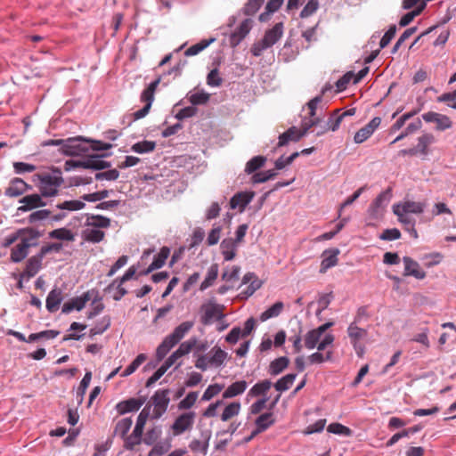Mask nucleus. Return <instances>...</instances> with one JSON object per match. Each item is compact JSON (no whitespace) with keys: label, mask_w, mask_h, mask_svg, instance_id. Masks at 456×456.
<instances>
[{"label":"nucleus","mask_w":456,"mask_h":456,"mask_svg":"<svg viewBox=\"0 0 456 456\" xmlns=\"http://www.w3.org/2000/svg\"><path fill=\"white\" fill-rule=\"evenodd\" d=\"M392 199V189L387 188L384 191H382L380 194L377 196V198L372 201V203L375 204V206L379 207V208H385L388 205Z\"/></svg>","instance_id":"obj_52"},{"label":"nucleus","mask_w":456,"mask_h":456,"mask_svg":"<svg viewBox=\"0 0 456 456\" xmlns=\"http://www.w3.org/2000/svg\"><path fill=\"white\" fill-rule=\"evenodd\" d=\"M175 362L174 359L169 355L164 363L147 379L146 387H152Z\"/></svg>","instance_id":"obj_24"},{"label":"nucleus","mask_w":456,"mask_h":456,"mask_svg":"<svg viewBox=\"0 0 456 456\" xmlns=\"http://www.w3.org/2000/svg\"><path fill=\"white\" fill-rule=\"evenodd\" d=\"M197 344V338H191L180 344L179 347L171 354V357L176 362L179 358L188 354Z\"/></svg>","instance_id":"obj_27"},{"label":"nucleus","mask_w":456,"mask_h":456,"mask_svg":"<svg viewBox=\"0 0 456 456\" xmlns=\"http://www.w3.org/2000/svg\"><path fill=\"white\" fill-rule=\"evenodd\" d=\"M189 102L192 106L205 104L209 100V94L204 91L197 93H189L187 94Z\"/></svg>","instance_id":"obj_51"},{"label":"nucleus","mask_w":456,"mask_h":456,"mask_svg":"<svg viewBox=\"0 0 456 456\" xmlns=\"http://www.w3.org/2000/svg\"><path fill=\"white\" fill-rule=\"evenodd\" d=\"M49 238L61 240L73 241L75 240V235L70 230L62 227L50 232Z\"/></svg>","instance_id":"obj_43"},{"label":"nucleus","mask_w":456,"mask_h":456,"mask_svg":"<svg viewBox=\"0 0 456 456\" xmlns=\"http://www.w3.org/2000/svg\"><path fill=\"white\" fill-rule=\"evenodd\" d=\"M150 410H151V405H147L139 413L137 419H136L135 427L134 428L135 433H141L142 435L145 423L150 415Z\"/></svg>","instance_id":"obj_49"},{"label":"nucleus","mask_w":456,"mask_h":456,"mask_svg":"<svg viewBox=\"0 0 456 456\" xmlns=\"http://www.w3.org/2000/svg\"><path fill=\"white\" fill-rule=\"evenodd\" d=\"M31 187L25 183L21 178H13L9 187L6 188L4 194L11 198H15L23 194L28 189Z\"/></svg>","instance_id":"obj_19"},{"label":"nucleus","mask_w":456,"mask_h":456,"mask_svg":"<svg viewBox=\"0 0 456 456\" xmlns=\"http://www.w3.org/2000/svg\"><path fill=\"white\" fill-rule=\"evenodd\" d=\"M42 236V232L37 229L28 227L20 229V240L24 244H28V248L36 247L38 242L37 240Z\"/></svg>","instance_id":"obj_21"},{"label":"nucleus","mask_w":456,"mask_h":456,"mask_svg":"<svg viewBox=\"0 0 456 456\" xmlns=\"http://www.w3.org/2000/svg\"><path fill=\"white\" fill-rule=\"evenodd\" d=\"M86 217L87 219L85 224L86 226L94 227L97 229L108 228L110 226V219L106 216L101 215L86 214Z\"/></svg>","instance_id":"obj_25"},{"label":"nucleus","mask_w":456,"mask_h":456,"mask_svg":"<svg viewBox=\"0 0 456 456\" xmlns=\"http://www.w3.org/2000/svg\"><path fill=\"white\" fill-rule=\"evenodd\" d=\"M161 434V427H154L147 431L142 442L147 445H152L159 438Z\"/></svg>","instance_id":"obj_57"},{"label":"nucleus","mask_w":456,"mask_h":456,"mask_svg":"<svg viewBox=\"0 0 456 456\" xmlns=\"http://www.w3.org/2000/svg\"><path fill=\"white\" fill-rule=\"evenodd\" d=\"M142 434L141 433H135L134 430H133L132 434L130 436H126L125 438V448L126 450H134L135 445H138L142 443Z\"/></svg>","instance_id":"obj_59"},{"label":"nucleus","mask_w":456,"mask_h":456,"mask_svg":"<svg viewBox=\"0 0 456 456\" xmlns=\"http://www.w3.org/2000/svg\"><path fill=\"white\" fill-rule=\"evenodd\" d=\"M169 389H159L151 397L154 410L152 413V419H159L167 410L170 403Z\"/></svg>","instance_id":"obj_6"},{"label":"nucleus","mask_w":456,"mask_h":456,"mask_svg":"<svg viewBox=\"0 0 456 456\" xmlns=\"http://www.w3.org/2000/svg\"><path fill=\"white\" fill-rule=\"evenodd\" d=\"M170 448L171 444L169 443H157L149 452L148 456H162L167 453Z\"/></svg>","instance_id":"obj_64"},{"label":"nucleus","mask_w":456,"mask_h":456,"mask_svg":"<svg viewBox=\"0 0 456 456\" xmlns=\"http://www.w3.org/2000/svg\"><path fill=\"white\" fill-rule=\"evenodd\" d=\"M347 335L354 349L361 356L363 354V347L360 345V341L367 337V330L358 327L355 322H351L347 328Z\"/></svg>","instance_id":"obj_7"},{"label":"nucleus","mask_w":456,"mask_h":456,"mask_svg":"<svg viewBox=\"0 0 456 456\" xmlns=\"http://www.w3.org/2000/svg\"><path fill=\"white\" fill-rule=\"evenodd\" d=\"M82 235L83 238L88 242L99 243L103 240L105 233L100 229L94 227H88L83 231Z\"/></svg>","instance_id":"obj_36"},{"label":"nucleus","mask_w":456,"mask_h":456,"mask_svg":"<svg viewBox=\"0 0 456 456\" xmlns=\"http://www.w3.org/2000/svg\"><path fill=\"white\" fill-rule=\"evenodd\" d=\"M193 325V322L188 321L182 322L175 328L173 332L167 336L157 347L156 357L158 361L164 359L168 352L192 329Z\"/></svg>","instance_id":"obj_2"},{"label":"nucleus","mask_w":456,"mask_h":456,"mask_svg":"<svg viewBox=\"0 0 456 456\" xmlns=\"http://www.w3.org/2000/svg\"><path fill=\"white\" fill-rule=\"evenodd\" d=\"M169 254H170L169 248H167V247L161 248L160 251L154 256V259L151 263L153 265L152 269L161 268L165 265Z\"/></svg>","instance_id":"obj_53"},{"label":"nucleus","mask_w":456,"mask_h":456,"mask_svg":"<svg viewBox=\"0 0 456 456\" xmlns=\"http://www.w3.org/2000/svg\"><path fill=\"white\" fill-rule=\"evenodd\" d=\"M110 155V153L93 154L88 155V158L84 160H67L65 163V169L69 171L71 168L82 167L100 172L111 167L110 162L102 159V158Z\"/></svg>","instance_id":"obj_3"},{"label":"nucleus","mask_w":456,"mask_h":456,"mask_svg":"<svg viewBox=\"0 0 456 456\" xmlns=\"http://www.w3.org/2000/svg\"><path fill=\"white\" fill-rule=\"evenodd\" d=\"M195 419L196 412L192 411L183 412L178 415L171 425L173 435L177 436H181L184 432L191 431L193 428Z\"/></svg>","instance_id":"obj_5"},{"label":"nucleus","mask_w":456,"mask_h":456,"mask_svg":"<svg viewBox=\"0 0 456 456\" xmlns=\"http://www.w3.org/2000/svg\"><path fill=\"white\" fill-rule=\"evenodd\" d=\"M283 0H269L265 5V12L260 13L258 20L261 22H266L271 15L277 12L282 5Z\"/></svg>","instance_id":"obj_29"},{"label":"nucleus","mask_w":456,"mask_h":456,"mask_svg":"<svg viewBox=\"0 0 456 456\" xmlns=\"http://www.w3.org/2000/svg\"><path fill=\"white\" fill-rule=\"evenodd\" d=\"M216 41L215 37H211L209 39L201 40L200 43L195 44L189 47L185 52V56H194L200 53L201 51L206 49L210 44Z\"/></svg>","instance_id":"obj_46"},{"label":"nucleus","mask_w":456,"mask_h":456,"mask_svg":"<svg viewBox=\"0 0 456 456\" xmlns=\"http://www.w3.org/2000/svg\"><path fill=\"white\" fill-rule=\"evenodd\" d=\"M33 181L37 183V187L43 197H54L58 194L60 187L64 180L59 168H53L51 172L36 174Z\"/></svg>","instance_id":"obj_1"},{"label":"nucleus","mask_w":456,"mask_h":456,"mask_svg":"<svg viewBox=\"0 0 456 456\" xmlns=\"http://www.w3.org/2000/svg\"><path fill=\"white\" fill-rule=\"evenodd\" d=\"M214 317H216L218 320L224 318V314L220 313L217 305H212L206 307L204 314L201 317V322L205 325H208L212 322Z\"/></svg>","instance_id":"obj_35"},{"label":"nucleus","mask_w":456,"mask_h":456,"mask_svg":"<svg viewBox=\"0 0 456 456\" xmlns=\"http://www.w3.org/2000/svg\"><path fill=\"white\" fill-rule=\"evenodd\" d=\"M224 386L220 384L209 385L205 390L201 400L204 402L210 401L214 396L218 395L223 390Z\"/></svg>","instance_id":"obj_63"},{"label":"nucleus","mask_w":456,"mask_h":456,"mask_svg":"<svg viewBox=\"0 0 456 456\" xmlns=\"http://www.w3.org/2000/svg\"><path fill=\"white\" fill-rule=\"evenodd\" d=\"M133 420L130 417L123 418L118 421L114 429V435L125 438L131 428Z\"/></svg>","instance_id":"obj_41"},{"label":"nucleus","mask_w":456,"mask_h":456,"mask_svg":"<svg viewBox=\"0 0 456 456\" xmlns=\"http://www.w3.org/2000/svg\"><path fill=\"white\" fill-rule=\"evenodd\" d=\"M220 247L225 261H231L235 257L237 245L233 239L229 238L223 240Z\"/></svg>","instance_id":"obj_30"},{"label":"nucleus","mask_w":456,"mask_h":456,"mask_svg":"<svg viewBox=\"0 0 456 456\" xmlns=\"http://www.w3.org/2000/svg\"><path fill=\"white\" fill-rule=\"evenodd\" d=\"M42 197L41 193L24 196L20 200V203L21 205L18 208V212L24 213L34 208L45 206L46 203L43 200Z\"/></svg>","instance_id":"obj_15"},{"label":"nucleus","mask_w":456,"mask_h":456,"mask_svg":"<svg viewBox=\"0 0 456 456\" xmlns=\"http://www.w3.org/2000/svg\"><path fill=\"white\" fill-rule=\"evenodd\" d=\"M146 402V397L129 398L117 403L116 410L120 415L137 411Z\"/></svg>","instance_id":"obj_14"},{"label":"nucleus","mask_w":456,"mask_h":456,"mask_svg":"<svg viewBox=\"0 0 456 456\" xmlns=\"http://www.w3.org/2000/svg\"><path fill=\"white\" fill-rule=\"evenodd\" d=\"M322 335H320L314 329L309 330L305 336V346L307 349H314L318 346Z\"/></svg>","instance_id":"obj_50"},{"label":"nucleus","mask_w":456,"mask_h":456,"mask_svg":"<svg viewBox=\"0 0 456 456\" xmlns=\"http://www.w3.org/2000/svg\"><path fill=\"white\" fill-rule=\"evenodd\" d=\"M161 77H158L154 81H152L147 88H145L141 94V100H150L151 102L154 101V94L155 91L160 83Z\"/></svg>","instance_id":"obj_61"},{"label":"nucleus","mask_w":456,"mask_h":456,"mask_svg":"<svg viewBox=\"0 0 456 456\" xmlns=\"http://www.w3.org/2000/svg\"><path fill=\"white\" fill-rule=\"evenodd\" d=\"M266 162V158L265 156H255L251 159H249L245 167V172L247 174H253L256 170L260 169Z\"/></svg>","instance_id":"obj_42"},{"label":"nucleus","mask_w":456,"mask_h":456,"mask_svg":"<svg viewBox=\"0 0 456 456\" xmlns=\"http://www.w3.org/2000/svg\"><path fill=\"white\" fill-rule=\"evenodd\" d=\"M404 265L403 276H412L417 280H423L426 277V272L421 269L419 264L410 256H403Z\"/></svg>","instance_id":"obj_16"},{"label":"nucleus","mask_w":456,"mask_h":456,"mask_svg":"<svg viewBox=\"0 0 456 456\" xmlns=\"http://www.w3.org/2000/svg\"><path fill=\"white\" fill-rule=\"evenodd\" d=\"M264 2L265 0H248L242 8L243 13L247 16L255 14L263 5Z\"/></svg>","instance_id":"obj_58"},{"label":"nucleus","mask_w":456,"mask_h":456,"mask_svg":"<svg viewBox=\"0 0 456 456\" xmlns=\"http://www.w3.org/2000/svg\"><path fill=\"white\" fill-rule=\"evenodd\" d=\"M218 276V265L213 264L208 269L207 275L204 281L201 282L200 289L205 290L210 286H212Z\"/></svg>","instance_id":"obj_37"},{"label":"nucleus","mask_w":456,"mask_h":456,"mask_svg":"<svg viewBox=\"0 0 456 456\" xmlns=\"http://www.w3.org/2000/svg\"><path fill=\"white\" fill-rule=\"evenodd\" d=\"M272 387V382L268 379H265L261 382L255 384L248 391L250 396H259L265 394Z\"/></svg>","instance_id":"obj_48"},{"label":"nucleus","mask_w":456,"mask_h":456,"mask_svg":"<svg viewBox=\"0 0 456 456\" xmlns=\"http://www.w3.org/2000/svg\"><path fill=\"white\" fill-rule=\"evenodd\" d=\"M63 292L60 288H53L48 294L45 301V306L48 312L54 313L59 309L63 300Z\"/></svg>","instance_id":"obj_18"},{"label":"nucleus","mask_w":456,"mask_h":456,"mask_svg":"<svg viewBox=\"0 0 456 456\" xmlns=\"http://www.w3.org/2000/svg\"><path fill=\"white\" fill-rule=\"evenodd\" d=\"M253 20L250 18L245 19L240 26L229 35V45L234 48L247 37L250 32Z\"/></svg>","instance_id":"obj_8"},{"label":"nucleus","mask_w":456,"mask_h":456,"mask_svg":"<svg viewBox=\"0 0 456 456\" xmlns=\"http://www.w3.org/2000/svg\"><path fill=\"white\" fill-rule=\"evenodd\" d=\"M89 139L83 136L69 137L64 140L62 153L67 156H80L89 151Z\"/></svg>","instance_id":"obj_4"},{"label":"nucleus","mask_w":456,"mask_h":456,"mask_svg":"<svg viewBox=\"0 0 456 456\" xmlns=\"http://www.w3.org/2000/svg\"><path fill=\"white\" fill-rule=\"evenodd\" d=\"M43 258L37 254L29 257L26 263L24 271L20 273L21 278H26L28 281L34 277L42 268Z\"/></svg>","instance_id":"obj_17"},{"label":"nucleus","mask_w":456,"mask_h":456,"mask_svg":"<svg viewBox=\"0 0 456 456\" xmlns=\"http://www.w3.org/2000/svg\"><path fill=\"white\" fill-rule=\"evenodd\" d=\"M275 422L273 414L272 412H265L258 416L255 421L256 428L255 434H260L265 431L268 428Z\"/></svg>","instance_id":"obj_23"},{"label":"nucleus","mask_w":456,"mask_h":456,"mask_svg":"<svg viewBox=\"0 0 456 456\" xmlns=\"http://www.w3.org/2000/svg\"><path fill=\"white\" fill-rule=\"evenodd\" d=\"M284 26L282 22L276 23L272 28L265 32L263 38L271 45H274L283 35Z\"/></svg>","instance_id":"obj_22"},{"label":"nucleus","mask_w":456,"mask_h":456,"mask_svg":"<svg viewBox=\"0 0 456 456\" xmlns=\"http://www.w3.org/2000/svg\"><path fill=\"white\" fill-rule=\"evenodd\" d=\"M198 392H190L188 395L179 402L177 407L179 410H190L196 403L198 398Z\"/></svg>","instance_id":"obj_56"},{"label":"nucleus","mask_w":456,"mask_h":456,"mask_svg":"<svg viewBox=\"0 0 456 456\" xmlns=\"http://www.w3.org/2000/svg\"><path fill=\"white\" fill-rule=\"evenodd\" d=\"M118 177L119 172L115 168L108 169L107 171L97 172L94 175V179L97 181H116Z\"/></svg>","instance_id":"obj_60"},{"label":"nucleus","mask_w":456,"mask_h":456,"mask_svg":"<svg viewBox=\"0 0 456 456\" xmlns=\"http://www.w3.org/2000/svg\"><path fill=\"white\" fill-rule=\"evenodd\" d=\"M297 374L289 373L276 381L274 387L279 392L287 391L294 383Z\"/></svg>","instance_id":"obj_44"},{"label":"nucleus","mask_w":456,"mask_h":456,"mask_svg":"<svg viewBox=\"0 0 456 456\" xmlns=\"http://www.w3.org/2000/svg\"><path fill=\"white\" fill-rule=\"evenodd\" d=\"M212 355L208 357V362L210 366L214 367H221L224 365L226 358L227 353L221 349L219 346H214L211 349Z\"/></svg>","instance_id":"obj_34"},{"label":"nucleus","mask_w":456,"mask_h":456,"mask_svg":"<svg viewBox=\"0 0 456 456\" xmlns=\"http://www.w3.org/2000/svg\"><path fill=\"white\" fill-rule=\"evenodd\" d=\"M92 379V372L86 371L82 380L80 381L79 387L77 391L76 398L77 404L80 405L83 403L84 395L86 392L87 387Z\"/></svg>","instance_id":"obj_40"},{"label":"nucleus","mask_w":456,"mask_h":456,"mask_svg":"<svg viewBox=\"0 0 456 456\" xmlns=\"http://www.w3.org/2000/svg\"><path fill=\"white\" fill-rule=\"evenodd\" d=\"M156 148V142L153 141H142L138 142L132 145L131 150L132 151L138 153V154H144L151 152Z\"/></svg>","instance_id":"obj_45"},{"label":"nucleus","mask_w":456,"mask_h":456,"mask_svg":"<svg viewBox=\"0 0 456 456\" xmlns=\"http://www.w3.org/2000/svg\"><path fill=\"white\" fill-rule=\"evenodd\" d=\"M94 290L86 291L83 293L80 297H76L66 302L61 309V312L65 314L71 313L73 310L81 311L86 305V303L91 299L92 293Z\"/></svg>","instance_id":"obj_12"},{"label":"nucleus","mask_w":456,"mask_h":456,"mask_svg":"<svg viewBox=\"0 0 456 456\" xmlns=\"http://www.w3.org/2000/svg\"><path fill=\"white\" fill-rule=\"evenodd\" d=\"M395 215L398 217L399 222L404 225L405 231L408 232L412 238L417 239L418 232L415 229V219L409 215H401L396 211H395Z\"/></svg>","instance_id":"obj_32"},{"label":"nucleus","mask_w":456,"mask_h":456,"mask_svg":"<svg viewBox=\"0 0 456 456\" xmlns=\"http://www.w3.org/2000/svg\"><path fill=\"white\" fill-rule=\"evenodd\" d=\"M340 251L338 248H330L326 249L322 253V260L321 263V273L326 272L328 269L337 265L338 264V256Z\"/></svg>","instance_id":"obj_20"},{"label":"nucleus","mask_w":456,"mask_h":456,"mask_svg":"<svg viewBox=\"0 0 456 456\" xmlns=\"http://www.w3.org/2000/svg\"><path fill=\"white\" fill-rule=\"evenodd\" d=\"M248 383L245 380H240L231 384L223 393L224 399L232 398L245 392Z\"/></svg>","instance_id":"obj_26"},{"label":"nucleus","mask_w":456,"mask_h":456,"mask_svg":"<svg viewBox=\"0 0 456 456\" xmlns=\"http://www.w3.org/2000/svg\"><path fill=\"white\" fill-rule=\"evenodd\" d=\"M86 203L83 200H66L62 203L57 204L56 208L61 210L76 211L83 209Z\"/></svg>","instance_id":"obj_54"},{"label":"nucleus","mask_w":456,"mask_h":456,"mask_svg":"<svg viewBox=\"0 0 456 456\" xmlns=\"http://www.w3.org/2000/svg\"><path fill=\"white\" fill-rule=\"evenodd\" d=\"M422 118L428 123H436V129L438 131H444L452 126V122L448 116L437 112H426L422 114Z\"/></svg>","instance_id":"obj_9"},{"label":"nucleus","mask_w":456,"mask_h":456,"mask_svg":"<svg viewBox=\"0 0 456 456\" xmlns=\"http://www.w3.org/2000/svg\"><path fill=\"white\" fill-rule=\"evenodd\" d=\"M240 403L239 402H232L229 403L224 410L221 419L223 421H227L230 419H232L234 416H237L240 413Z\"/></svg>","instance_id":"obj_47"},{"label":"nucleus","mask_w":456,"mask_h":456,"mask_svg":"<svg viewBox=\"0 0 456 456\" xmlns=\"http://www.w3.org/2000/svg\"><path fill=\"white\" fill-rule=\"evenodd\" d=\"M110 326V318L108 316L103 317L100 324L90 329L89 337L93 338L96 335L102 334Z\"/></svg>","instance_id":"obj_62"},{"label":"nucleus","mask_w":456,"mask_h":456,"mask_svg":"<svg viewBox=\"0 0 456 456\" xmlns=\"http://www.w3.org/2000/svg\"><path fill=\"white\" fill-rule=\"evenodd\" d=\"M256 193L253 191H245L235 193L230 200V208L239 209L240 213L244 212L247 206L252 201Z\"/></svg>","instance_id":"obj_10"},{"label":"nucleus","mask_w":456,"mask_h":456,"mask_svg":"<svg viewBox=\"0 0 456 456\" xmlns=\"http://www.w3.org/2000/svg\"><path fill=\"white\" fill-rule=\"evenodd\" d=\"M284 307V305L282 302L278 301L275 304H273L272 306L267 308L265 312H263L259 319L261 322H266L267 320L271 318L277 317L281 314Z\"/></svg>","instance_id":"obj_38"},{"label":"nucleus","mask_w":456,"mask_h":456,"mask_svg":"<svg viewBox=\"0 0 456 456\" xmlns=\"http://www.w3.org/2000/svg\"><path fill=\"white\" fill-rule=\"evenodd\" d=\"M28 249V244H24L20 240V242L12 249L10 256L11 261L13 263L21 262L28 256L29 253Z\"/></svg>","instance_id":"obj_33"},{"label":"nucleus","mask_w":456,"mask_h":456,"mask_svg":"<svg viewBox=\"0 0 456 456\" xmlns=\"http://www.w3.org/2000/svg\"><path fill=\"white\" fill-rule=\"evenodd\" d=\"M339 110H335L325 121V129H330L331 131H337L342 122V117H339Z\"/></svg>","instance_id":"obj_55"},{"label":"nucleus","mask_w":456,"mask_h":456,"mask_svg":"<svg viewBox=\"0 0 456 456\" xmlns=\"http://www.w3.org/2000/svg\"><path fill=\"white\" fill-rule=\"evenodd\" d=\"M435 141V137L432 134H424L422 136L419 137L418 144L416 147H413L416 150V155L418 153H421L423 155L428 154V147Z\"/></svg>","instance_id":"obj_39"},{"label":"nucleus","mask_w":456,"mask_h":456,"mask_svg":"<svg viewBox=\"0 0 456 456\" xmlns=\"http://www.w3.org/2000/svg\"><path fill=\"white\" fill-rule=\"evenodd\" d=\"M380 123V118H373L368 124H366L363 127H362L355 133L354 136V142L357 144L365 142L373 134L376 129L379 126Z\"/></svg>","instance_id":"obj_11"},{"label":"nucleus","mask_w":456,"mask_h":456,"mask_svg":"<svg viewBox=\"0 0 456 456\" xmlns=\"http://www.w3.org/2000/svg\"><path fill=\"white\" fill-rule=\"evenodd\" d=\"M427 205L424 202L405 201L393 206V212L396 211L401 215L422 214Z\"/></svg>","instance_id":"obj_13"},{"label":"nucleus","mask_w":456,"mask_h":456,"mask_svg":"<svg viewBox=\"0 0 456 456\" xmlns=\"http://www.w3.org/2000/svg\"><path fill=\"white\" fill-rule=\"evenodd\" d=\"M300 130L296 126L289 127L279 136L278 147L287 145L290 141L298 142L303 136H299Z\"/></svg>","instance_id":"obj_28"},{"label":"nucleus","mask_w":456,"mask_h":456,"mask_svg":"<svg viewBox=\"0 0 456 456\" xmlns=\"http://www.w3.org/2000/svg\"><path fill=\"white\" fill-rule=\"evenodd\" d=\"M289 363V360L288 357H278L270 362L268 372L272 376H277L288 367Z\"/></svg>","instance_id":"obj_31"}]
</instances>
